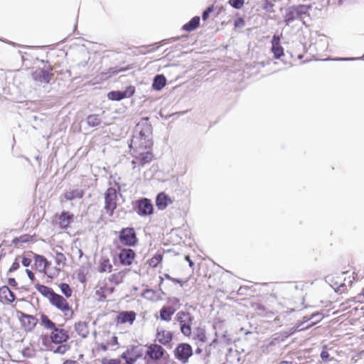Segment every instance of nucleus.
Masks as SVG:
<instances>
[{
    "mask_svg": "<svg viewBox=\"0 0 364 364\" xmlns=\"http://www.w3.org/2000/svg\"><path fill=\"white\" fill-rule=\"evenodd\" d=\"M364 60V55L361 58H336L335 60Z\"/></svg>",
    "mask_w": 364,
    "mask_h": 364,
    "instance_id": "49",
    "label": "nucleus"
},
{
    "mask_svg": "<svg viewBox=\"0 0 364 364\" xmlns=\"http://www.w3.org/2000/svg\"><path fill=\"white\" fill-rule=\"evenodd\" d=\"M119 239L122 243L127 246H134L137 242L136 232L132 228H123L119 232Z\"/></svg>",
    "mask_w": 364,
    "mask_h": 364,
    "instance_id": "8",
    "label": "nucleus"
},
{
    "mask_svg": "<svg viewBox=\"0 0 364 364\" xmlns=\"http://www.w3.org/2000/svg\"><path fill=\"white\" fill-rule=\"evenodd\" d=\"M162 260V255L160 254L154 255L153 257H151L149 261V264L152 267H156L158 264L161 262Z\"/></svg>",
    "mask_w": 364,
    "mask_h": 364,
    "instance_id": "36",
    "label": "nucleus"
},
{
    "mask_svg": "<svg viewBox=\"0 0 364 364\" xmlns=\"http://www.w3.org/2000/svg\"><path fill=\"white\" fill-rule=\"evenodd\" d=\"M26 272L28 277V278L31 280V281H33L34 280V278H35V276H34V274L30 270V269H26Z\"/></svg>",
    "mask_w": 364,
    "mask_h": 364,
    "instance_id": "52",
    "label": "nucleus"
},
{
    "mask_svg": "<svg viewBox=\"0 0 364 364\" xmlns=\"http://www.w3.org/2000/svg\"><path fill=\"white\" fill-rule=\"evenodd\" d=\"M86 64H87V63L85 62V63L82 64V66H85Z\"/></svg>",
    "mask_w": 364,
    "mask_h": 364,
    "instance_id": "63",
    "label": "nucleus"
},
{
    "mask_svg": "<svg viewBox=\"0 0 364 364\" xmlns=\"http://www.w3.org/2000/svg\"><path fill=\"white\" fill-rule=\"evenodd\" d=\"M166 351L161 346L154 343L148 346L146 355L152 360H159L164 355Z\"/></svg>",
    "mask_w": 364,
    "mask_h": 364,
    "instance_id": "12",
    "label": "nucleus"
},
{
    "mask_svg": "<svg viewBox=\"0 0 364 364\" xmlns=\"http://www.w3.org/2000/svg\"><path fill=\"white\" fill-rule=\"evenodd\" d=\"M176 319L180 324L181 333L186 336H189L191 334L193 316L189 312L181 311L177 313Z\"/></svg>",
    "mask_w": 364,
    "mask_h": 364,
    "instance_id": "4",
    "label": "nucleus"
},
{
    "mask_svg": "<svg viewBox=\"0 0 364 364\" xmlns=\"http://www.w3.org/2000/svg\"><path fill=\"white\" fill-rule=\"evenodd\" d=\"M35 266L37 270L43 272L48 266V262L43 256L35 255Z\"/></svg>",
    "mask_w": 364,
    "mask_h": 364,
    "instance_id": "26",
    "label": "nucleus"
},
{
    "mask_svg": "<svg viewBox=\"0 0 364 364\" xmlns=\"http://www.w3.org/2000/svg\"><path fill=\"white\" fill-rule=\"evenodd\" d=\"M144 296L146 298H151V296L154 294V291L151 289H145L144 291Z\"/></svg>",
    "mask_w": 364,
    "mask_h": 364,
    "instance_id": "50",
    "label": "nucleus"
},
{
    "mask_svg": "<svg viewBox=\"0 0 364 364\" xmlns=\"http://www.w3.org/2000/svg\"><path fill=\"white\" fill-rule=\"evenodd\" d=\"M100 347H101V349L103 350L104 351L107 350V346L104 344H102Z\"/></svg>",
    "mask_w": 364,
    "mask_h": 364,
    "instance_id": "58",
    "label": "nucleus"
},
{
    "mask_svg": "<svg viewBox=\"0 0 364 364\" xmlns=\"http://www.w3.org/2000/svg\"><path fill=\"white\" fill-rule=\"evenodd\" d=\"M195 337L200 342L205 343L207 341V338L205 336V332L204 329L198 328L196 329V332L194 333Z\"/></svg>",
    "mask_w": 364,
    "mask_h": 364,
    "instance_id": "35",
    "label": "nucleus"
},
{
    "mask_svg": "<svg viewBox=\"0 0 364 364\" xmlns=\"http://www.w3.org/2000/svg\"><path fill=\"white\" fill-rule=\"evenodd\" d=\"M36 289L45 297L48 298L49 301L50 300V298L53 297V296L55 294L54 291L45 285L36 284Z\"/></svg>",
    "mask_w": 364,
    "mask_h": 364,
    "instance_id": "25",
    "label": "nucleus"
},
{
    "mask_svg": "<svg viewBox=\"0 0 364 364\" xmlns=\"http://www.w3.org/2000/svg\"><path fill=\"white\" fill-rule=\"evenodd\" d=\"M323 316L321 314H313L311 316H305L301 322H298L295 326L291 328L288 331L284 332L286 337L292 335L296 331H301L309 329L322 319Z\"/></svg>",
    "mask_w": 364,
    "mask_h": 364,
    "instance_id": "3",
    "label": "nucleus"
},
{
    "mask_svg": "<svg viewBox=\"0 0 364 364\" xmlns=\"http://www.w3.org/2000/svg\"><path fill=\"white\" fill-rule=\"evenodd\" d=\"M129 350H132V353H130L129 355V358L134 359V363H135L136 361V360L138 359V358L140 357L141 355L136 351V348H134L129 349Z\"/></svg>",
    "mask_w": 364,
    "mask_h": 364,
    "instance_id": "44",
    "label": "nucleus"
},
{
    "mask_svg": "<svg viewBox=\"0 0 364 364\" xmlns=\"http://www.w3.org/2000/svg\"><path fill=\"white\" fill-rule=\"evenodd\" d=\"M50 337L51 341L56 344H61L69 339L68 331L57 327L52 330Z\"/></svg>",
    "mask_w": 364,
    "mask_h": 364,
    "instance_id": "10",
    "label": "nucleus"
},
{
    "mask_svg": "<svg viewBox=\"0 0 364 364\" xmlns=\"http://www.w3.org/2000/svg\"><path fill=\"white\" fill-rule=\"evenodd\" d=\"M112 269V264L110 260L106 257H102L99 264L100 272H110Z\"/></svg>",
    "mask_w": 364,
    "mask_h": 364,
    "instance_id": "28",
    "label": "nucleus"
},
{
    "mask_svg": "<svg viewBox=\"0 0 364 364\" xmlns=\"http://www.w3.org/2000/svg\"><path fill=\"white\" fill-rule=\"evenodd\" d=\"M107 97L110 100L119 101L124 98L122 91H111L107 94Z\"/></svg>",
    "mask_w": 364,
    "mask_h": 364,
    "instance_id": "34",
    "label": "nucleus"
},
{
    "mask_svg": "<svg viewBox=\"0 0 364 364\" xmlns=\"http://www.w3.org/2000/svg\"><path fill=\"white\" fill-rule=\"evenodd\" d=\"M238 24H240V22L237 20V21H235V26H237Z\"/></svg>",
    "mask_w": 364,
    "mask_h": 364,
    "instance_id": "61",
    "label": "nucleus"
},
{
    "mask_svg": "<svg viewBox=\"0 0 364 364\" xmlns=\"http://www.w3.org/2000/svg\"><path fill=\"white\" fill-rule=\"evenodd\" d=\"M75 328L76 332L82 338H86L88 335L87 326L85 322H78L75 323Z\"/></svg>",
    "mask_w": 364,
    "mask_h": 364,
    "instance_id": "30",
    "label": "nucleus"
},
{
    "mask_svg": "<svg viewBox=\"0 0 364 364\" xmlns=\"http://www.w3.org/2000/svg\"><path fill=\"white\" fill-rule=\"evenodd\" d=\"M55 258V262H56L57 264H58V265L65 264V261H66V257L63 253L56 252Z\"/></svg>",
    "mask_w": 364,
    "mask_h": 364,
    "instance_id": "39",
    "label": "nucleus"
},
{
    "mask_svg": "<svg viewBox=\"0 0 364 364\" xmlns=\"http://www.w3.org/2000/svg\"><path fill=\"white\" fill-rule=\"evenodd\" d=\"M310 6L306 5H299L291 6L287 9L284 15V22L287 26H289L295 21H300L305 24V17L309 16L308 12Z\"/></svg>",
    "mask_w": 364,
    "mask_h": 364,
    "instance_id": "2",
    "label": "nucleus"
},
{
    "mask_svg": "<svg viewBox=\"0 0 364 364\" xmlns=\"http://www.w3.org/2000/svg\"><path fill=\"white\" fill-rule=\"evenodd\" d=\"M83 195L84 191L82 189L77 188L66 191L63 194V197L67 200H73L82 198Z\"/></svg>",
    "mask_w": 364,
    "mask_h": 364,
    "instance_id": "21",
    "label": "nucleus"
},
{
    "mask_svg": "<svg viewBox=\"0 0 364 364\" xmlns=\"http://www.w3.org/2000/svg\"><path fill=\"white\" fill-rule=\"evenodd\" d=\"M279 364H291L287 361H283V362H281Z\"/></svg>",
    "mask_w": 364,
    "mask_h": 364,
    "instance_id": "60",
    "label": "nucleus"
},
{
    "mask_svg": "<svg viewBox=\"0 0 364 364\" xmlns=\"http://www.w3.org/2000/svg\"><path fill=\"white\" fill-rule=\"evenodd\" d=\"M102 364H120L121 360L119 359H105L102 360Z\"/></svg>",
    "mask_w": 364,
    "mask_h": 364,
    "instance_id": "46",
    "label": "nucleus"
},
{
    "mask_svg": "<svg viewBox=\"0 0 364 364\" xmlns=\"http://www.w3.org/2000/svg\"><path fill=\"white\" fill-rule=\"evenodd\" d=\"M15 294L7 286H3L0 288V299L11 303L15 300Z\"/></svg>",
    "mask_w": 364,
    "mask_h": 364,
    "instance_id": "22",
    "label": "nucleus"
},
{
    "mask_svg": "<svg viewBox=\"0 0 364 364\" xmlns=\"http://www.w3.org/2000/svg\"><path fill=\"white\" fill-rule=\"evenodd\" d=\"M70 348V346L66 344H62L56 348L55 350H54L55 353H60V354H64L65 353L68 349Z\"/></svg>",
    "mask_w": 364,
    "mask_h": 364,
    "instance_id": "41",
    "label": "nucleus"
},
{
    "mask_svg": "<svg viewBox=\"0 0 364 364\" xmlns=\"http://www.w3.org/2000/svg\"><path fill=\"white\" fill-rule=\"evenodd\" d=\"M320 356H321V360L323 362H329L332 360L330 357V354L328 353V352L327 351V350L326 348H323L322 350V351L321 352Z\"/></svg>",
    "mask_w": 364,
    "mask_h": 364,
    "instance_id": "42",
    "label": "nucleus"
},
{
    "mask_svg": "<svg viewBox=\"0 0 364 364\" xmlns=\"http://www.w3.org/2000/svg\"><path fill=\"white\" fill-rule=\"evenodd\" d=\"M175 357L183 363L188 362V358L193 355L191 346L188 343H180L174 350Z\"/></svg>",
    "mask_w": 364,
    "mask_h": 364,
    "instance_id": "7",
    "label": "nucleus"
},
{
    "mask_svg": "<svg viewBox=\"0 0 364 364\" xmlns=\"http://www.w3.org/2000/svg\"><path fill=\"white\" fill-rule=\"evenodd\" d=\"M53 74L44 69L37 70L32 74L33 80L40 84H48L53 77Z\"/></svg>",
    "mask_w": 364,
    "mask_h": 364,
    "instance_id": "11",
    "label": "nucleus"
},
{
    "mask_svg": "<svg viewBox=\"0 0 364 364\" xmlns=\"http://www.w3.org/2000/svg\"><path fill=\"white\" fill-rule=\"evenodd\" d=\"M136 314L134 311H122L117 317V322L119 323H133L135 320Z\"/></svg>",
    "mask_w": 364,
    "mask_h": 364,
    "instance_id": "19",
    "label": "nucleus"
},
{
    "mask_svg": "<svg viewBox=\"0 0 364 364\" xmlns=\"http://www.w3.org/2000/svg\"><path fill=\"white\" fill-rule=\"evenodd\" d=\"M238 21H239L240 23H243V20H242V18H239V19H238Z\"/></svg>",
    "mask_w": 364,
    "mask_h": 364,
    "instance_id": "62",
    "label": "nucleus"
},
{
    "mask_svg": "<svg viewBox=\"0 0 364 364\" xmlns=\"http://www.w3.org/2000/svg\"><path fill=\"white\" fill-rule=\"evenodd\" d=\"M174 313V310H173L171 307L164 306L160 310V318L163 321H169L171 320V316Z\"/></svg>",
    "mask_w": 364,
    "mask_h": 364,
    "instance_id": "31",
    "label": "nucleus"
},
{
    "mask_svg": "<svg viewBox=\"0 0 364 364\" xmlns=\"http://www.w3.org/2000/svg\"><path fill=\"white\" fill-rule=\"evenodd\" d=\"M117 191L114 188H109L105 194V208L112 215L117 208Z\"/></svg>",
    "mask_w": 364,
    "mask_h": 364,
    "instance_id": "6",
    "label": "nucleus"
},
{
    "mask_svg": "<svg viewBox=\"0 0 364 364\" xmlns=\"http://www.w3.org/2000/svg\"><path fill=\"white\" fill-rule=\"evenodd\" d=\"M326 282L337 292H342L344 291L346 287L345 283L343 282V279L339 277L327 276L326 277Z\"/></svg>",
    "mask_w": 364,
    "mask_h": 364,
    "instance_id": "16",
    "label": "nucleus"
},
{
    "mask_svg": "<svg viewBox=\"0 0 364 364\" xmlns=\"http://www.w3.org/2000/svg\"><path fill=\"white\" fill-rule=\"evenodd\" d=\"M112 343L113 345L117 344V338L116 336H113L112 338Z\"/></svg>",
    "mask_w": 364,
    "mask_h": 364,
    "instance_id": "56",
    "label": "nucleus"
},
{
    "mask_svg": "<svg viewBox=\"0 0 364 364\" xmlns=\"http://www.w3.org/2000/svg\"><path fill=\"white\" fill-rule=\"evenodd\" d=\"M156 338L161 344L166 346L169 344L172 341L173 335L170 331H167L158 328L156 332Z\"/></svg>",
    "mask_w": 364,
    "mask_h": 364,
    "instance_id": "17",
    "label": "nucleus"
},
{
    "mask_svg": "<svg viewBox=\"0 0 364 364\" xmlns=\"http://www.w3.org/2000/svg\"><path fill=\"white\" fill-rule=\"evenodd\" d=\"M135 257V252L132 249H123L119 254L120 263L123 265H130Z\"/></svg>",
    "mask_w": 364,
    "mask_h": 364,
    "instance_id": "15",
    "label": "nucleus"
},
{
    "mask_svg": "<svg viewBox=\"0 0 364 364\" xmlns=\"http://www.w3.org/2000/svg\"><path fill=\"white\" fill-rule=\"evenodd\" d=\"M20 321L26 331H31L36 327L38 319L34 316L21 312Z\"/></svg>",
    "mask_w": 364,
    "mask_h": 364,
    "instance_id": "14",
    "label": "nucleus"
},
{
    "mask_svg": "<svg viewBox=\"0 0 364 364\" xmlns=\"http://www.w3.org/2000/svg\"><path fill=\"white\" fill-rule=\"evenodd\" d=\"M201 351H202V350H201V349H200V348H197V349L196 350V353H198V354L200 353H201Z\"/></svg>",
    "mask_w": 364,
    "mask_h": 364,
    "instance_id": "59",
    "label": "nucleus"
},
{
    "mask_svg": "<svg viewBox=\"0 0 364 364\" xmlns=\"http://www.w3.org/2000/svg\"><path fill=\"white\" fill-rule=\"evenodd\" d=\"M139 164V161L136 160V158L134 157V159L132 161V164L134 165V168H135L136 164Z\"/></svg>",
    "mask_w": 364,
    "mask_h": 364,
    "instance_id": "57",
    "label": "nucleus"
},
{
    "mask_svg": "<svg viewBox=\"0 0 364 364\" xmlns=\"http://www.w3.org/2000/svg\"><path fill=\"white\" fill-rule=\"evenodd\" d=\"M41 324L47 329L53 330L56 328L55 323L53 322L46 314H41Z\"/></svg>",
    "mask_w": 364,
    "mask_h": 364,
    "instance_id": "32",
    "label": "nucleus"
},
{
    "mask_svg": "<svg viewBox=\"0 0 364 364\" xmlns=\"http://www.w3.org/2000/svg\"><path fill=\"white\" fill-rule=\"evenodd\" d=\"M245 0H229V4L236 9H240L242 7Z\"/></svg>",
    "mask_w": 364,
    "mask_h": 364,
    "instance_id": "40",
    "label": "nucleus"
},
{
    "mask_svg": "<svg viewBox=\"0 0 364 364\" xmlns=\"http://www.w3.org/2000/svg\"><path fill=\"white\" fill-rule=\"evenodd\" d=\"M132 353V350L127 349L125 352H124L121 355V358L126 360L127 364H134V360L132 358H129V355Z\"/></svg>",
    "mask_w": 364,
    "mask_h": 364,
    "instance_id": "38",
    "label": "nucleus"
},
{
    "mask_svg": "<svg viewBox=\"0 0 364 364\" xmlns=\"http://www.w3.org/2000/svg\"><path fill=\"white\" fill-rule=\"evenodd\" d=\"M86 122L89 127H98L102 123V118L97 114H90L86 118Z\"/></svg>",
    "mask_w": 364,
    "mask_h": 364,
    "instance_id": "29",
    "label": "nucleus"
},
{
    "mask_svg": "<svg viewBox=\"0 0 364 364\" xmlns=\"http://www.w3.org/2000/svg\"><path fill=\"white\" fill-rule=\"evenodd\" d=\"M171 203L170 198L164 193H161L156 196V205L159 210H164Z\"/></svg>",
    "mask_w": 364,
    "mask_h": 364,
    "instance_id": "20",
    "label": "nucleus"
},
{
    "mask_svg": "<svg viewBox=\"0 0 364 364\" xmlns=\"http://www.w3.org/2000/svg\"><path fill=\"white\" fill-rule=\"evenodd\" d=\"M136 146V149L134 152L135 153L134 157L136 158V160L139 161V164L141 166H144V164L149 163L153 159V154L151 151V148L145 149L144 146L142 148L140 146V144H137Z\"/></svg>",
    "mask_w": 364,
    "mask_h": 364,
    "instance_id": "5",
    "label": "nucleus"
},
{
    "mask_svg": "<svg viewBox=\"0 0 364 364\" xmlns=\"http://www.w3.org/2000/svg\"><path fill=\"white\" fill-rule=\"evenodd\" d=\"M61 292L66 296L70 297L72 295V289L66 283H62L60 285Z\"/></svg>",
    "mask_w": 364,
    "mask_h": 364,
    "instance_id": "37",
    "label": "nucleus"
},
{
    "mask_svg": "<svg viewBox=\"0 0 364 364\" xmlns=\"http://www.w3.org/2000/svg\"><path fill=\"white\" fill-rule=\"evenodd\" d=\"M50 302L52 305L55 306L57 309L62 311L63 312H66L70 311V306L63 296L60 294L55 293L52 298H50Z\"/></svg>",
    "mask_w": 364,
    "mask_h": 364,
    "instance_id": "13",
    "label": "nucleus"
},
{
    "mask_svg": "<svg viewBox=\"0 0 364 364\" xmlns=\"http://www.w3.org/2000/svg\"><path fill=\"white\" fill-rule=\"evenodd\" d=\"M31 262H32L31 259H30L28 257H23L22 259V264L26 267L31 265Z\"/></svg>",
    "mask_w": 364,
    "mask_h": 364,
    "instance_id": "48",
    "label": "nucleus"
},
{
    "mask_svg": "<svg viewBox=\"0 0 364 364\" xmlns=\"http://www.w3.org/2000/svg\"><path fill=\"white\" fill-rule=\"evenodd\" d=\"M213 11L212 7H208L202 14V18L203 21L207 20L209 18L210 14Z\"/></svg>",
    "mask_w": 364,
    "mask_h": 364,
    "instance_id": "45",
    "label": "nucleus"
},
{
    "mask_svg": "<svg viewBox=\"0 0 364 364\" xmlns=\"http://www.w3.org/2000/svg\"><path fill=\"white\" fill-rule=\"evenodd\" d=\"M272 46V51L274 53L275 58H279L284 54V49L279 44V39L275 36L273 37Z\"/></svg>",
    "mask_w": 364,
    "mask_h": 364,
    "instance_id": "23",
    "label": "nucleus"
},
{
    "mask_svg": "<svg viewBox=\"0 0 364 364\" xmlns=\"http://www.w3.org/2000/svg\"><path fill=\"white\" fill-rule=\"evenodd\" d=\"M63 364H79V363L75 360H67L66 361L64 362Z\"/></svg>",
    "mask_w": 364,
    "mask_h": 364,
    "instance_id": "54",
    "label": "nucleus"
},
{
    "mask_svg": "<svg viewBox=\"0 0 364 364\" xmlns=\"http://www.w3.org/2000/svg\"><path fill=\"white\" fill-rule=\"evenodd\" d=\"M166 277L168 279H169L172 280L173 282H176V283H181V280H180V279H173V278H171V277H170V276H169V275H168V274H166Z\"/></svg>",
    "mask_w": 364,
    "mask_h": 364,
    "instance_id": "55",
    "label": "nucleus"
},
{
    "mask_svg": "<svg viewBox=\"0 0 364 364\" xmlns=\"http://www.w3.org/2000/svg\"><path fill=\"white\" fill-rule=\"evenodd\" d=\"M19 267H20L19 262L17 261V259H16L11 264V266L9 270V272H12L17 270L19 268Z\"/></svg>",
    "mask_w": 364,
    "mask_h": 364,
    "instance_id": "47",
    "label": "nucleus"
},
{
    "mask_svg": "<svg viewBox=\"0 0 364 364\" xmlns=\"http://www.w3.org/2000/svg\"><path fill=\"white\" fill-rule=\"evenodd\" d=\"M135 89L132 86L128 87L124 91H122L124 98L129 97L134 95Z\"/></svg>",
    "mask_w": 364,
    "mask_h": 364,
    "instance_id": "43",
    "label": "nucleus"
},
{
    "mask_svg": "<svg viewBox=\"0 0 364 364\" xmlns=\"http://www.w3.org/2000/svg\"><path fill=\"white\" fill-rule=\"evenodd\" d=\"M186 260L188 262L190 267L193 268L194 267L193 262L190 259L189 256H186Z\"/></svg>",
    "mask_w": 364,
    "mask_h": 364,
    "instance_id": "53",
    "label": "nucleus"
},
{
    "mask_svg": "<svg viewBox=\"0 0 364 364\" xmlns=\"http://www.w3.org/2000/svg\"><path fill=\"white\" fill-rule=\"evenodd\" d=\"M240 360V357L238 356L237 352H232L231 350L229 353L227 355V361L231 364H239Z\"/></svg>",
    "mask_w": 364,
    "mask_h": 364,
    "instance_id": "33",
    "label": "nucleus"
},
{
    "mask_svg": "<svg viewBox=\"0 0 364 364\" xmlns=\"http://www.w3.org/2000/svg\"><path fill=\"white\" fill-rule=\"evenodd\" d=\"M8 283L11 287H17V282L14 278H9L8 280Z\"/></svg>",
    "mask_w": 364,
    "mask_h": 364,
    "instance_id": "51",
    "label": "nucleus"
},
{
    "mask_svg": "<svg viewBox=\"0 0 364 364\" xmlns=\"http://www.w3.org/2000/svg\"><path fill=\"white\" fill-rule=\"evenodd\" d=\"M200 23V17L194 16L187 23L183 26V29L186 31H192L198 27Z\"/></svg>",
    "mask_w": 364,
    "mask_h": 364,
    "instance_id": "27",
    "label": "nucleus"
},
{
    "mask_svg": "<svg viewBox=\"0 0 364 364\" xmlns=\"http://www.w3.org/2000/svg\"><path fill=\"white\" fill-rule=\"evenodd\" d=\"M136 213L141 216H147L153 214L154 207L148 198H142L136 201Z\"/></svg>",
    "mask_w": 364,
    "mask_h": 364,
    "instance_id": "9",
    "label": "nucleus"
},
{
    "mask_svg": "<svg viewBox=\"0 0 364 364\" xmlns=\"http://www.w3.org/2000/svg\"><path fill=\"white\" fill-rule=\"evenodd\" d=\"M73 214L68 211H63L58 218V224L62 230H67L73 218Z\"/></svg>",
    "mask_w": 364,
    "mask_h": 364,
    "instance_id": "18",
    "label": "nucleus"
},
{
    "mask_svg": "<svg viewBox=\"0 0 364 364\" xmlns=\"http://www.w3.org/2000/svg\"><path fill=\"white\" fill-rule=\"evenodd\" d=\"M166 79L164 75H157L154 77L152 84L154 90L159 91L165 87Z\"/></svg>",
    "mask_w": 364,
    "mask_h": 364,
    "instance_id": "24",
    "label": "nucleus"
},
{
    "mask_svg": "<svg viewBox=\"0 0 364 364\" xmlns=\"http://www.w3.org/2000/svg\"><path fill=\"white\" fill-rule=\"evenodd\" d=\"M135 132L139 133V136H134L132 143L134 145L140 144V146L145 149L151 148L152 127L148 117L142 118L136 125Z\"/></svg>",
    "mask_w": 364,
    "mask_h": 364,
    "instance_id": "1",
    "label": "nucleus"
},
{
    "mask_svg": "<svg viewBox=\"0 0 364 364\" xmlns=\"http://www.w3.org/2000/svg\"><path fill=\"white\" fill-rule=\"evenodd\" d=\"M363 296H364V293H363Z\"/></svg>",
    "mask_w": 364,
    "mask_h": 364,
    "instance_id": "64",
    "label": "nucleus"
}]
</instances>
